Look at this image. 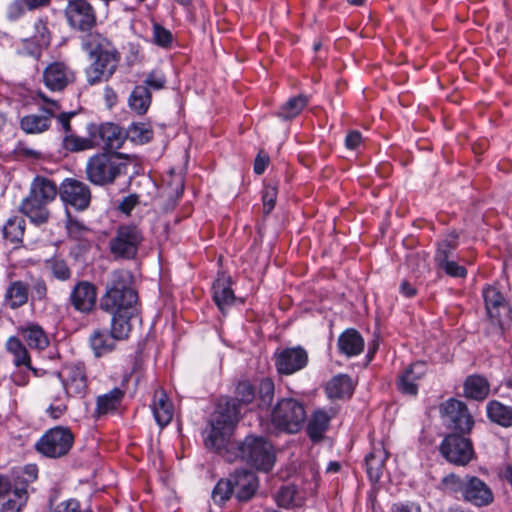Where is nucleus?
Masks as SVG:
<instances>
[{
  "label": "nucleus",
  "instance_id": "5fc2aeb1",
  "mask_svg": "<svg viewBox=\"0 0 512 512\" xmlns=\"http://www.w3.org/2000/svg\"><path fill=\"white\" fill-rule=\"evenodd\" d=\"M275 385L270 378H264L259 383L258 398L260 408H268L274 398Z\"/></svg>",
  "mask_w": 512,
  "mask_h": 512
},
{
  "label": "nucleus",
  "instance_id": "58836bf2",
  "mask_svg": "<svg viewBox=\"0 0 512 512\" xmlns=\"http://www.w3.org/2000/svg\"><path fill=\"white\" fill-rule=\"evenodd\" d=\"M111 315L110 332L117 340H126L131 331V319L136 313L107 312Z\"/></svg>",
  "mask_w": 512,
  "mask_h": 512
},
{
  "label": "nucleus",
  "instance_id": "a19ab883",
  "mask_svg": "<svg viewBox=\"0 0 512 512\" xmlns=\"http://www.w3.org/2000/svg\"><path fill=\"white\" fill-rule=\"evenodd\" d=\"M38 478V467L36 464H27L22 468L15 469L13 471V490H22L26 494H29L28 487L30 484L35 482Z\"/></svg>",
  "mask_w": 512,
  "mask_h": 512
},
{
  "label": "nucleus",
  "instance_id": "b1692460",
  "mask_svg": "<svg viewBox=\"0 0 512 512\" xmlns=\"http://www.w3.org/2000/svg\"><path fill=\"white\" fill-rule=\"evenodd\" d=\"M14 272L7 275L9 283L5 288L2 305L10 310L25 306L30 298V284L22 280H13Z\"/></svg>",
  "mask_w": 512,
  "mask_h": 512
},
{
  "label": "nucleus",
  "instance_id": "39448f33",
  "mask_svg": "<svg viewBox=\"0 0 512 512\" xmlns=\"http://www.w3.org/2000/svg\"><path fill=\"white\" fill-rule=\"evenodd\" d=\"M237 459L259 471L268 472L275 464L276 454L272 443L266 437L250 434L237 441L234 451L228 456V462Z\"/></svg>",
  "mask_w": 512,
  "mask_h": 512
},
{
  "label": "nucleus",
  "instance_id": "f8f14e48",
  "mask_svg": "<svg viewBox=\"0 0 512 512\" xmlns=\"http://www.w3.org/2000/svg\"><path fill=\"white\" fill-rule=\"evenodd\" d=\"M67 398H84L88 393V376L84 363L65 365L58 373Z\"/></svg>",
  "mask_w": 512,
  "mask_h": 512
},
{
  "label": "nucleus",
  "instance_id": "49530a36",
  "mask_svg": "<svg viewBox=\"0 0 512 512\" xmlns=\"http://www.w3.org/2000/svg\"><path fill=\"white\" fill-rule=\"evenodd\" d=\"M125 133L127 139L138 144H145L153 139V130L150 124L146 123H132Z\"/></svg>",
  "mask_w": 512,
  "mask_h": 512
},
{
  "label": "nucleus",
  "instance_id": "c9c22d12",
  "mask_svg": "<svg viewBox=\"0 0 512 512\" xmlns=\"http://www.w3.org/2000/svg\"><path fill=\"white\" fill-rule=\"evenodd\" d=\"M87 136L81 137L74 132L65 135L62 139V148L70 153H79L87 150H93L97 148V143L93 138V131L91 123L87 125Z\"/></svg>",
  "mask_w": 512,
  "mask_h": 512
},
{
  "label": "nucleus",
  "instance_id": "09e8293b",
  "mask_svg": "<svg viewBox=\"0 0 512 512\" xmlns=\"http://www.w3.org/2000/svg\"><path fill=\"white\" fill-rule=\"evenodd\" d=\"M465 485L466 477L464 479H461L460 476H458L457 474L450 473L441 479L438 485V489L448 494L461 493L462 496Z\"/></svg>",
  "mask_w": 512,
  "mask_h": 512
},
{
  "label": "nucleus",
  "instance_id": "7c9ffc66",
  "mask_svg": "<svg viewBox=\"0 0 512 512\" xmlns=\"http://www.w3.org/2000/svg\"><path fill=\"white\" fill-rule=\"evenodd\" d=\"M339 353L348 358L361 354L364 350V339L354 328L343 331L337 341Z\"/></svg>",
  "mask_w": 512,
  "mask_h": 512
},
{
  "label": "nucleus",
  "instance_id": "e433bc0d",
  "mask_svg": "<svg viewBox=\"0 0 512 512\" xmlns=\"http://www.w3.org/2000/svg\"><path fill=\"white\" fill-rule=\"evenodd\" d=\"M463 391L466 398L483 401L489 395L490 384L482 375H469L463 383Z\"/></svg>",
  "mask_w": 512,
  "mask_h": 512
},
{
  "label": "nucleus",
  "instance_id": "9d476101",
  "mask_svg": "<svg viewBox=\"0 0 512 512\" xmlns=\"http://www.w3.org/2000/svg\"><path fill=\"white\" fill-rule=\"evenodd\" d=\"M74 444V435L70 428L56 426L47 430L35 444V449L48 458L66 456Z\"/></svg>",
  "mask_w": 512,
  "mask_h": 512
},
{
  "label": "nucleus",
  "instance_id": "3c124183",
  "mask_svg": "<svg viewBox=\"0 0 512 512\" xmlns=\"http://www.w3.org/2000/svg\"><path fill=\"white\" fill-rule=\"evenodd\" d=\"M152 38L154 44L163 49H170L174 42L172 32L158 22H153Z\"/></svg>",
  "mask_w": 512,
  "mask_h": 512
},
{
  "label": "nucleus",
  "instance_id": "6ab92c4d",
  "mask_svg": "<svg viewBox=\"0 0 512 512\" xmlns=\"http://www.w3.org/2000/svg\"><path fill=\"white\" fill-rule=\"evenodd\" d=\"M233 433L234 429L216 425L215 421L210 420V429L204 436V445L228 461V456L234 451V445H236V442L231 441Z\"/></svg>",
  "mask_w": 512,
  "mask_h": 512
},
{
  "label": "nucleus",
  "instance_id": "864d4df0",
  "mask_svg": "<svg viewBox=\"0 0 512 512\" xmlns=\"http://www.w3.org/2000/svg\"><path fill=\"white\" fill-rule=\"evenodd\" d=\"M296 495L297 488L294 485L282 486L275 494V501L279 507L289 509L296 506Z\"/></svg>",
  "mask_w": 512,
  "mask_h": 512
},
{
  "label": "nucleus",
  "instance_id": "a878e982",
  "mask_svg": "<svg viewBox=\"0 0 512 512\" xmlns=\"http://www.w3.org/2000/svg\"><path fill=\"white\" fill-rule=\"evenodd\" d=\"M483 297L489 317L499 325H502V317H510L512 313L508 301L502 293L493 286H487L483 289Z\"/></svg>",
  "mask_w": 512,
  "mask_h": 512
},
{
  "label": "nucleus",
  "instance_id": "2eb2a0df",
  "mask_svg": "<svg viewBox=\"0 0 512 512\" xmlns=\"http://www.w3.org/2000/svg\"><path fill=\"white\" fill-rule=\"evenodd\" d=\"M273 360L278 374L288 376L304 369L308 365L309 356L302 346H295L277 350Z\"/></svg>",
  "mask_w": 512,
  "mask_h": 512
},
{
  "label": "nucleus",
  "instance_id": "ea45409f",
  "mask_svg": "<svg viewBox=\"0 0 512 512\" xmlns=\"http://www.w3.org/2000/svg\"><path fill=\"white\" fill-rule=\"evenodd\" d=\"M308 103L309 97L304 94H299L289 98L279 107L275 115L284 121H290L300 115Z\"/></svg>",
  "mask_w": 512,
  "mask_h": 512
},
{
  "label": "nucleus",
  "instance_id": "423d86ee",
  "mask_svg": "<svg viewBox=\"0 0 512 512\" xmlns=\"http://www.w3.org/2000/svg\"><path fill=\"white\" fill-rule=\"evenodd\" d=\"M306 419L307 414L304 404L294 398L278 400L270 414V420L274 428L288 434L299 432Z\"/></svg>",
  "mask_w": 512,
  "mask_h": 512
},
{
  "label": "nucleus",
  "instance_id": "f257e3e1",
  "mask_svg": "<svg viewBox=\"0 0 512 512\" xmlns=\"http://www.w3.org/2000/svg\"><path fill=\"white\" fill-rule=\"evenodd\" d=\"M82 49L88 54L90 64L85 70L90 85L108 81L116 72L121 55L115 46L100 33L86 34Z\"/></svg>",
  "mask_w": 512,
  "mask_h": 512
},
{
  "label": "nucleus",
  "instance_id": "20e7f679",
  "mask_svg": "<svg viewBox=\"0 0 512 512\" xmlns=\"http://www.w3.org/2000/svg\"><path fill=\"white\" fill-rule=\"evenodd\" d=\"M138 294L132 286V278L124 270L112 273L105 286V292L99 301L103 312H137Z\"/></svg>",
  "mask_w": 512,
  "mask_h": 512
},
{
  "label": "nucleus",
  "instance_id": "f03ea898",
  "mask_svg": "<svg viewBox=\"0 0 512 512\" xmlns=\"http://www.w3.org/2000/svg\"><path fill=\"white\" fill-rule=\"evenodd\" d=\"M133 156L119 151H99L87 159L85 177L99 187L114 185L128 173Z\"/></svg>",
  "mask_w": 512,
  "mask_h": 512
},
{
  "label": "nucleus",
  "instance_id": "c03bdc74",
  "mask_svg": "<svg viewBox=\"0 0 512 512\" xmlns=\"http://www.w3.org/2000/svg\"><path fill=\"white\" fill-rule=\"evenodd\" d=\"M26 222L21 216H11L3 226V237L13 244H19L23 241Z\"/></svg>",
  "mask_w": 512,
  "mask_h": 512
},
{
  "label": "nucleus",
  "instance_id": "6e6552de",
  "mask_svg": "<svg viewBox=\"0 0 512 512\" xmlns=\"http://www.w3.org/2000/svg\"><path fill=\"white\" fill-rule=\"evenodd\" d=\"M439 415L448 433H472L475 420L467 404L451 397L439 405Z\"/></svg>",
  "mask_w": 512,
  "mask_h": 512
},
{
  "label": "nucleus",
  "instance_id": "aec40b11",
  "mask_svg": "<svg viewBox=\"0 0 512 512\" xmlns=\"http://www.w3.org/2000/svg\"><path fill=\"white\" fill-rule=\"evenodd\" d=\"M427 374V365L423 361H415L405 367L396 377L395 386L404 396L416 397L420 381Z\"/></svg>",
  "mask_w": 512,
  "mask_h": 512
},
{
  "label": "nucleus",
  "instance_id": "c85d7f7f",
  "mask_svg": "<svg viewBox=\"0 0 512 512\" xmlns=\"http://www.w3.org/2000/svg\"><path fill=\"white\" fill-rule=\"evenodd\" d=\"M231 286L232 281L229 276L222 275L213 282V301L222 313H225L235 302L236 297Z\"/></svg>",
  "mask_w": 512,
  "mask_h": 512
},
{
  "label": "nucleus",
  "instance_id": "338daca9",
  "mask_svg": "<svg viewBox=\"0 0 512 512\" xmlns=\"http://www.w3.org/2000/svg\"><path fill=\"white\" fill-rule=\"evenodd\" d=\"M362 134L357 130H351L345 137V146L350 150H357L362 144Z\"/></svg>",
  "mask_w": 512,
  "mask_h": 512
},
{
  "label": "nucleus",
  "instance_id": "a18cd8bd",
  "mask_svg": "<svg viewBox=\"0 0 512 512\" xmlns=\"http://www.w3.org/2000/svg\"><path fill=\"white\" fill-rule=\"evenodd\" d=\"M488 418L503 427L512 426V407L505 406L501 402L493 400L487 405Z\"/></svg>",
  "mask_w": 512,
  "mask_h": 512
},
{
  "label": "nucleus",
  "instance_id": "4c0bfd02",
  "mask_svg": "<svg viewBox=\"0 0 512 512\" xmlns=\"http://www.w3.org/2000/svg\"><path fill=\"white\" fill-rule=\"evenodd\" d=\"M5 348L8 353L13 355V363L16 367L25 366L27 369L36 372L35 368L32 367L30 354L19 337H9Z\"/></svg>",
  "mask_w": 512,
  "mask_h": 512
},
{
  "label": "nucleus",
  "instance_id": "cd10ccee",
  "mask_svg": "<svg viewBox=\"0 0 512 512\" xmlns=\"http://www.w3.org/2000/svg\"><path fill=\"white\" fill-rule=\"evenodd\" d=\"M388 457L389 453L383 443L373 445L365 457L366 472L370 481L377 483L380 480Z\"/></svg>",
  "mask_w": 512,
  "mask_h": 512
},
{
  "label": "nucleus",
  "instance_id": "412c9836",
  "mask_svg": "<svg viewBox=\"0 0 512 512\" xmlns=\"http://www.w3.org/2000/svg\"><path fill=\"white\" fill-rule=\"evenodd\" d=\"M37 96L50 106L44 108V115L29 114L21 118L20 127L28 134H37L47 131L50 128L51 118L54 117L55 112L60 110V104L57 100L49 99L42 91L37 92Z\"/></svg>",
  "mask_w": 512,
  "mask_h": 512
},
{
  "label": "nucleus",
  "instance_id": "e2e57ef3",
  "mask_svg": "<svg viewBox=\"0 0 512 512\" xmlns=\"http://www.w3.org/2000/svg\"><path fill=\"white\" fill-rule=\"evenodd\" d=\"M145 85L148 89L149 88H152L154 90H160L162 88H164L165 86V83H166V78L165 76L158 72V71H151L145 81H144Z\"/></svg>",
  "mask_w": 512,
  "mask_h": 512
},
{
  "label": "nucleus",
  "instance_id": "2f4dec72",
  "mask_svg": "<svg viewBox=\"0 0 512 512\" xmlns=\"http://www.w3.org/2000/svg\"><path fill=\"white\" fill-rule=\"evenodd\" d=\"M125 396V391L115 387L109 392L99 395L96 399L94 416L100 418L107 414L115 413L120 408Z\"/></svg>",
  "mask_w": 512,
  "mask_h": 512
},
{
  "label": "nucleus",
  "instance_id": "4468645a",
  "mask_svg": "<svg viewBox=\"0 0 512 512\" xmlns=\"http://www.w3.org/2000/svg\"><path fill=\"white\" fill-rule=\"evenodd\" d=\"M34 33L31 37L21 40L17 53L21 56H29L39 59L44 49L51 44V32L48 28L46 17L38 18L33 25Z\"/></svg>",
  "mask_w": 512,
  "mask_h": 512
},
{
  "label": "nucleus",
  "instance_id": "37998d69",
  "mask_svg": "<svg viewBox=\"0 0 512 512\" xmlns=\"http://www.w3.org/2000/svg\"><path fill=\"white\" fill-rule=\"evenodd\" d=\"M151 101V92L143 85L135 86L128 100L130 108L139 115H143L147 112L151 105Z\"/></svg>",
  "mask_w": 512,
  "mask_h": 512
},
{
  "label": "nucleus",
  "instance_id": "5701e85b",
  "mask_svg": "<svg viewBox=\"0 0 512 512\" xmlns=\"http://www.w3.org/2000/svg\"><path fill=\"white\" fill-rule=\"evenodd\" d=\"M235 498L239 502H248L256 494L259 482L257 475L248 469H237L230 474Z\"/></svg>",
  "mask_w": 512,
  "mask_h": 512
},
{
  "label": "nucleus",
  "instance_id": "79ce46f5",
  "mask_svg": "<svg viewBox=\"0 0 512 512\" xmlns=\"http://www.w3.org/2000/svg\"><path fill=\"white\" fill-rule=\"evenodd\" d=\"M231 398L246 413L256 398V388L249 380L239 381Z\"/></svg>",
  "mask_w": 512,
  "mask_h": 512
},
{
  "label": "nucleus",
  "instance_id": "c756f323",
  "mask_svg": "<svg viewBox=\"0 0 512 512\" xmlns=\"http://www.w3.org/2000/svg\"><path fill=\"white\" fill-rule=\"evenodd\" d=\"M355 384L347 374H338L332 377L325 386V393L329 399H349L354 392Z\"/></svg>",
  "mask_w": 512,
  "mask_h": 512
},
{
  "label": "nucleus",
  "instance_id": "72a5a7b5",
  "mask_svg": "<svg viewBox=\"0 0 512 512\" xmlns=\"http://www.w3.org/2000/svg\"><path fill=\"white\" fill-rule=\"evenodd\" d=\"M17 331L31 349L44 350L49 346L47 334L37 323L21 325L17 328Z\"/></svg>",
  "mask_w": 512,
  "mask_h": 512
},
{
  "label": "nucleus",
  "instance_id": "6e6d98bb",
  "mask_svg": "<svg viewBox=\"0 0 512 512\" xmlns=\"http://www.w3.org/2000/svg\"><path fill=\"white\" fill-rule=\"evenodd\" d=\"M66 229L69 236L75 240L81 239L90 229L81 220L72 217L67 211Z\"/></svg>",
  "mask_w": 512,
  "mask_h": 512
},
{
  "label": "nucleus",
  "instance_id": "052dcab7",
  "mask_svg": "<svg viewBox=\"0 0 512 512\" xmlns=\"http://www.w3.org/2000/svg\"><path fill=\"white\" fill-rule=\"evenodd\" d=\"M278 190L274 185H265L262 190L263 212L269 214L275 207Z\"/></svg>",
  "mask_w": 512,
  "mask_h": 512
},
{
  "label": "nucleus",
  "instance_id": "393cba45",
  "mask_svg": "<svg viewBox=\"0 0 512 512\" xmlns=\"http://www.w3.org/2000/svg\"><path fill=\"white\" fill-rule=\"evenodd\" d=\"M244 414L232 398L226 396L218 400L211 420L215 421L216 425H224L235 430Z\"/></svg>",
  "mask_w": 512,
  "mask_h": 512
},
{
  "label": "nucleus",
  "instance_id": "13d9d810",
  "mask_svg": "<svg viewBox=\"0 0 512 512\" xmlns=\"http://www.w3.org/2000/svg\"><path fill=\"white\" fill-rule=\"evenodd\" d=\"M438 269L445 272V274L452 278H466L468 271L467 269L459 265L454 260H445L442 264L436 266Z\"/></svg>",
  "mask_w": 512,
  "mask_h": 512
},
{
  "label": "nucleus",
  "instance_id": "ddd939ff",
  "mask_svg": "<svg viewBox=\"0 0 512 512\" xmlns=\"http://www.w3.org/2000/svg\"><path fill=\"white\" fill-rule=\"evenodd\" d=\"M58 194L65 205L80 212L87 210L91 204L92 192L89 185L74 178L64 179L58 188Z\"/></svg>",
  "mask_w": 512,
  "mask_h": 512
},
{
  "label": "nucleus",
  "instance_id": "bb28decb",
  "mask_svg": "<svg viewBox=\"0 0 512 512\" xmlns=\"http://www.w3.org/2000/svg\"><path fill=\"white\" fill-rule=\"evenodd\" d=\"M335 415L336 410L333 408L329 410L319 408L312 412L306 426L307 436L312 442H319L323 439L324 434L329 428L330 421Z\"/></svg>",
  "mask_w": 512,
  "mask_h": 512
},
{
  "label": "nucleus",
  "instance_id": "603ef678",
  "mask_svg": "<svg viewBox=\"0 0 512 512\" xmlns=\"http://www.w3.org/2000/svg\"><path fill=\"white\" fill-rule=\"evenodd\" d=\"M46 266L50 269L53 277L59 281H67L71 278L72 271L63 259L54 257L46 260Z\"/></svg>",
  "mask_w": 512,
  "mask_h": 512
},
{
  "label": "nucleus",
  "instance_id": "69168bd1",
  "mask_svg": "<svg viewBox=\"0 0 512 512\" xmlns=\"http://www.w3.org/2000/svg\"><path fill=\"white\" fill-rule=\"evenodd\" d=\"M16 152L19 156L29 159H40L42 157L41 151L29 147L25 142L22 141L18 143Z\"/></svg>",
  "mask_w": 512,
  "mask_h": 512
},
{
  "label": "nucleus",
  "instance_id": "1a4fd4ad",
  "mask_svg": "<svg viewBox=\"0 0 512 512\" xmlns=\"http://www.w3.org/2000/svg\"><path fill=\"white\" fill-rule=\"evenodd\" d=\"M144 241V234L135 224L120 225L109 241V250L115 259L134 260Z\"/></svg>",
  "mask_w": 512,
  "mask_h": 512
},
{
  "label": "nucleus",
  "instance_id": "dca6fc26",
  "mask_svg": "<svg viewBox=\"0 0 512 512\" xmlns=\"http://www.w3.org/2000/svg\"><path fill=\"white\" fill-rule=\"evenodd\" d=\"M42 81L51 92H62L76 82V73L66 62L53 61L44 68Z\"/></svg>",
  "mask_w": 512,
  "mask_h": 512
},
{
  "label": "nucleus",
  "instance_id": "4d7b16f0",
  "mask_svg": "<svg viewBox=\"0 0 512 512\" xmlns=\"http://www.w3.org/2000/svg\"><path fill=\"white\" fill-rule=\"evenodd\" d=\"M30 298L33 302H46L48 299V286L42 277L33 278L30 285Z\"/></svg>",
  "mask_w": 512,
  "mask_h": 512
},
{
  "label": "nucleus",
  "instance_id": "0eeeda50",
  "mask_svg": "<svg viewBox=\"0 0 512 512\" xmlns=\"http://www.w3.org/2000/svg\"><path fill=\"white\" fill-rule=\"evenodd\" d=\"M471 433H447L438 450L440 455L454 466H467L476 458Z\"/></svg>",
  "mask_w": 512,
  "mask_h": 512
},
{
  "label": "nucleus",
  "instance_id": "680f3d73",
  "mask_svg": "<svg viewBox=\"0 0 512 512\" xmlns=\"http://www.w3.org/2000/svg\"><path fill=\"white\" fill-rule=\"evenodd\" d=\"M26 11L27 9L21 0H14L8 5L6 16L10 21H17Z\"/></svg>",
  "mask_w": 512,
  "mask_h": 512
},
{
  "label": "nucleus",
  "instance_id": "9b49d317",
  "mask_svg": "<svg viewBox=\"0 0 512 512\" xmlns=\"http://www.w3.org/2000/svg\"><path fill=\"white\" fill-rule=\"evenodd\" d=\"M64 16L69 27L75 31L89 34L97 25L96 10L88 0H68Z\"/></svg>",
  "mask_w": 512,
  "mask_h": 512
},
{
  "label": "nucleus",
  "instance_id": "bf43d9fd",
  "mask_svg": "<svg viewBox=\"0 0 512 512\" xmlns=\"http://www.w3.org/2000/svg\"><path fill=\"white\" fill-rule=\"evenodd\" d=\"M457 243L455 240H443L438 244L434 261L435 265L438 266L442 264L445 260H450V255L452 254V251L456 248Z\"/></svg>",
  "mask_w": 512,
  "mask_h": 512
},
{
  "label": "nucleus",
  "instance_id": "4be33fe9",
  "mask_svg": "<svg viewBox=\"0 0 512 512\" xmlns=\"http://www.w3.org/2000/svg\"><path fill=\"white\" fill-rule=\"evenodd\" d=\"M462 499L475 507L481 508L493 503L494 494L482 479L477 476L466 475V485Z\"/></svg>",
  "mask_w": 512,
  "mask_h": 512
},
{
  "label": "nucleus",
  "instance_id": "de8ad7c7",
  "mask_svg": "<svg viewBox=\"0 0 512 512\" xmlns=\"http://www.w3.org/2000/svg\"><path fill=\"white\" fill-rule=\"evenodd\" d=\"M7 497V500L1 505L0 512H22L28 502L29 494L20 489L12 491Z\"/></svg>",
  "mask_w": 512,
  "mask_h": 512
},
{
  "label": "nucleus",
  "instance_id": "8fccbe9b",
  "mask_svg": "<svg viewBox=\"0 0 512 512\" xmlns=\"http://www.w3.org/2000/svg\"><path fill=\"white\" fill-rule=\"evenodd\" d=\"M232 495H234V492L230 476L226 479H220L212 491V499L218 505L225 504Z\"/></svg>",
  "mask_w": 512,
  "mask_h": 512
},
{
  "label": "nucleus",
  "instance_id": "774afa93",
  "mask_svg": "<svg viewBox=\"0 0 512 512\" xmlns=\"http://www.w3.org/2000/svg\"><path fill=\"white\" fill-rule=\"evenodd\" d=\"M68 410V406L66 402L61 403H51L46 410L48 416L54 420L61 418Z\"/></svg>",
  "mask_w": 512,
  "mask_h": 512
},
{
  "label": "nucleus",
  "instance_id": "473e14b6",
  "mask_svg": "<svg viewBox=\"0 0 512 512\" xmlns=\"http://www.w3.org/2000/svg\"><path fill=\"white\" fill-rule=\"evenodd\" d=\"M116 338L112 337V333L105 329H94L88 339L89 346L96 358L103 357L116 348Z\"/></svg>",
  "mask_w": 512,
  "mask_h": 512
},
{
  "label": "nucleus",
  "instance_id": "a211bd4d",
  "mask_svg": "<svg viewBox=\"0 0 512 512\" xmlns=\"http://www.w3.org/2000/svg\"><path fill=\"white\" fill-rule=\"evenodd\" d=\"M98 289L88 280H79L72 287L69 294V303L79 313L89 315L97 304Z\"/></svg>",
  "mask_w": 512,
  "mask_h": 512
},
{
  "label": "nucleus",
  "instance_id": "7ed1b4c3",
  "mask_svg": "<svg viewBox=\"0 0 512 512\" xmlns=\"http://www.w3.org/2000/svg\"><path fill=\"white\" fill-rule=\"evenodd\" d=\"M58 195L54 181L36 176L31 183L28 195L21 201L19 211L36 226L47 224L51 218L50 205Z\"/></svg>",
  "mask_w": 512,
  "mask_h": 512
},
{
  "label": "nucleus",
  "instance_id": "f3484780",
  "mask_svg": "<svg viewBox=\"0 0 512 512\" xmlns=\"http://www.w3.org/2000/svg\"><path fill=\"white\" fill-rule=\"evenodd\" d=\"M91 126L97 148L102 146V151H118L127 140V133L117 124L111 122L91 123Z\"/></svg>",
  "mask_w": 512,
  "mask_h": 512
},
{
  "label": "nucleus",
  "instance_id": "f704fd0d",
  "mask_svg": "<svg viewBox=\"0 0 512 512\" xmlns=\"http://www.w3.org/2000/svg\"><path fill=\"white\" fill-rule=\"evenodd\" d=\"M152 411L155 420L160 427H165L171 422L174 408L163 389L155 390L153 395Z\"/></svg>",
  "mask_w": 512,
  "mask_h": 512
},
{
  "label": "nucleus",
  "instance_id": "0e129e2a",
  "mask_svg": "<svg viewBox=\"0 0 512 512\" xmlns=\"http://www.w3.org/2000/svg\"><path fill=\"white\" fill-rule=\"evenodd\" d=\"M139 196L136 194H130L124 197L118 205L119 211L129 215L131 211L138 205Z\"/></svg>",
  "mask_w": 512,
  "mask_h": 512
}]
</instances>
